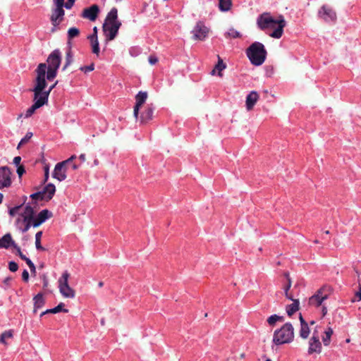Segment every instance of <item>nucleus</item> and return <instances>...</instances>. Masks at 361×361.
<instances>
[{
    "label": "nucleus",
    "instance_id": "f257e3e1",
    "mask_svg": "<svg viewBox=\"0 0 361 361\" xmlns=\"http://www.w3.org/2000/svg\"><path fill=\"white\" fill-rule=\"evenodd\" d=\"M257 24L262 30H274L269 34V36L273 38L279 39L283 33V28L286 23L283 16H279L277 18H274L270 13H264L257 18Z\"/></svg>",
    "mask_w": 361,
    "mask_h": 361
},
{
    "label": "nucleus",
    "instance_id": "f03ea898",
    "mask_svg": "<svg viewBox=\"0 0 361 361\" xmlns=\"http://www.w3.org/2000/svg\"><path fill=\"white\" fill-rule=\"evenodd\" d=\"M121 26V23L118 20V10L113 8L107 14L102 27L106 39L113 40L116 37Z\"/></svg>",
    "mask_w": 361,
    "mask_h": 361
},
{
    "label": "nucleus",
    "instance_id": "7ed1b4c3",
    "mask_svg": "<svg viewBox=\"0 0 361 361\" xmlns=\"http://www.w3.org/2000/svg\"><path fill=\"white\" fill-rule=\"evenodd\" d=\"M36 210V204H35V206L27 204L25 207L23 212L20 214V217L17 219V226L23 233L27 232L30 227L32 226V222L35 220Z\"/></svg>",
    "mask_w": 361,
    "mask_h": 361
},
{
    "label": "nucleus",
    "instance_id": "20e7f679",
    "mask_svg": "<svg viewBox=\"0 0 361 361\" xmlns=\"http://www.w3.org/2000/svg\"><path fill=\"white\" fill-rule=\"evenodd\" d=\"M246 54L252 64L255 66L262 65L267 56V51L264 46L258 42L252 43L247 48Z\"/></svg>",
    "mask_w": 361,
    "mask_h": 361
},
{
    "label": "nucleus",
    "instance_id": "39448f33",
    "mask_svg": "<svg viewBox=\"0 0 361 361\" xmlns=\"http://www.w3.org/2000/svg\"><path fill=\"white\" fill-rule=\"evenodd\" d=\"M293 338V326L290 323H286L281 327V329L274 331L273 336V342L277 345H283L292 342Z\"/></svg>",
    "mask_w": 361,
    "mask_h": 361
},
{
    "label": "nucleus",
    "instance_id": "423d86ee",
    "mask_svg": "<svg viewBox=\"0 0 361 361\" xmlns=\"http://www.w3.org/2000/svg\"><path fill=\"white\" fill-rule=\"evenodd\" d=\"M61 52L59 49H54L47 59V69L46 71L47 80H52L57 75V71L61 62Z\"/></svg>",
    "mask_w": 361,
    "mask_h": 361
},
{
    "label": "nucleus",
    "instance_id": "0eeeda50",
    "mask_svg": "<svg viewBox=\"0 0 361 361\" xmlns=\"http://www.w3.org/2000/svg\"><path fill=\"white\" fill-rule=\"evenodd\" d=\"M47 69V67L45 63H39L37 66V67L35 70L36 77H35V79L34 81V82H35L34 87H37L38 83L39 82V84L42 85V90H41V92L39 94H41L42 95L43 94H47V99H48L51 91L56 87V85L58 83V81H56L54 85L50 86L48 90H46L47 86V75H46Z\"/></svg>",
    "mask_w": 361,
    "mask_h": 361
},
{
    "label": "nucleus",
    "instance_id": "6e6552de",
    "mask_svg": "<svg viewBox=\"0 0 361 361\" xmlns=\"http://www.w3.org/2000/svg\"><path fill=\"white\" fill-rule=\"evenodd\" d=\"M42 90V85L38 83L37 87H33L31 91L34 93L33 101L34 104L27 109L25 114L24 115L25 118L30 117L35 111L44 106L47 103V94H43L42 95L40 93Z\"/></svg>",
    "mask_w": 361,
    "mask_h": 361
},
{
    "label": "nucleus",
    "instance_id": "1a4fd4ad",
    "mask_svg": "<svg viewBox=\"0 0 361 361\" xmlns=\"http://www.w3.org/2000/svg\"><path fill=\"white\" fill-rule=\"evenodd\" d=\"M332 292V288L329 286H323L317 292L310 298V305L319 307L323 305L324 300H327Z\"/></svg>",
    "mask_w": 361,
    "mask_h": 361
},
{
    "label": "nucleus",
    "instance_id": "9d476101",
    "mask_svg": "<svg viewBox=\"0 0 361 361\" xmlns=\"http://www.w3.org/2000/svg\"><path fill=\"white\" fill-rule=\"evenodd\" d=\"M65 0H53L54 7L51 10L50 20L54 26L59 25L63 20L65 15L63 1Z\"/></svg>",
    "mask_w": 361,
    "mask_h": 361
},
{
    "label": "nucleus",
    "instance_id": "9b49d317",
    "mask_svg": "<svg viewBox=\"0 0 361 361\" xmlns=\"http://www.w3.org/2000/svg\"><path fill=\"white\" fill-rule=\"evenodd\" d=\"M70 274L67 271L62 274L59 279V288L61 294L66 298H73L75 295V290L69 286L68 279Z\"/></svg>",
    "mask_w": 361,
    "mask_h": 361
},
{
    "label": "nucleus",
    "instance_id": "f8f14e48",
    "mask_svg": "<svg viewBox=\"0 0 361 361\" xmlns=\"http://www.w3.org/2000/svg\"><path fill=\"white\" fill-rule=\"evenodd\" d=\"M318 17L328 23H334L337 20L336 11L329 5H323L318 11Z\"/></svg>",
    "mask_w": 361,
    "mask_h": 361
},
{
    "label": "nucleus",
    "instance_id": "ddd939ff",
    "mask_svg": "<svg viewBox=\"0 0 361 361\" xmlns=\"http://www.w3.org/2000/svg\"><path fill=\"white\" fill-rule=\"evenodd\" d=\"M209 31V28L205 25L204 22L198 21L192 30L193 39L203 41L207 37Z\"/></svg>",
    "mask_w": 361,
    "mask_h": 361
},
{
    "label": "nucleus",
    "instance_id": "4468645a",
    "mask_svg": "<svg viewBox=\"0 0 361 361\" xmlns=\"http://www.w3.org/2000/svg\"><path fill=\"white\" fill-rule=\"evenodd\" d=\"M11 171L8 166L0 167V190L8 188L11 185Z\"/></svg>",
    "mask_w": 361,
    "mask_h": 361
},
{
    "label": "nucleus",
    "instance_id": "2eb2a0df",
    "mask_svg": "<svg viewBox=\"0 0 361 361\" xmlns=\"http://www.w3.org/2000/svg\"><path fill=\"white\" fill-rule=\"evenodd\" d=\"M322 344L319 341V335L316 331H314L309 341L308 353H320L322 352Z\"/></svg>",
    "mask_w": 361,
    "mask_h": 361
},
{
    "label": "nucleus",
    "instance_id": "dca6fc26",
    "mask_svg": "<svg viewBox=\"0 0 361 361\" xmlns=\"http://www.w3.org/2000/svg\"><path fill=\"white\" fill-rule=\"evenodd\" d=\"M147 98V92L140 91L135 96V105L133 109V114L135 118L138 117L140 108L144 104Z\"/></svg>",
    "mask_w": 361,
    "mask_h": 361
},
{
    "label": "nucleus",
    "instance_id": "f3484780",
    "mask_svg": "<svg viewBox=\"0 0 361 361\" xmlns=\"http://www.w3.org/2000/svg\"><path fill=\"white\" fill-rule=\"evenodd\" d=\"M52 176L59 181L64 180L66 178V166L61 162L56 164L54 167Z\"/></svg>",
    "mask_w": 361,
    "mask_h": 361
},
{
    "label": "nucleus",
    "instance_id": "a211bd4d",
    "mask_svg": "<svg viewBox=\"0 0 361 361\" xmlns=\"http://www.w3.org/2000/svg\"><path fill=\"white\" fill-rule=\"evenodd\" d=\"M99 9L97 5L94 4L89 8H86L82 13V17L91 21H94L98 16Z\"/></svg>",
    "mask_w": 361,
    "mask_h": 361
},
{
    "label": "nucleus",
    "instance_id": "6ab92c4d",
    "mask_svg": "<svg viewBox=\"0 0 361 361\" xmlns=\"http://www.w3.org/2000/svg\"><path fill=\"white\" fill-rule=\"evenodd\" d=\"M52 214L48 209L42 210L37 216L35 217V220L32 222L33 227H38L47 219L51 218Z\"/></svg>",
    "mask_w": 361,
    "mask_h": 361
},
{
    "label": "nucleus",
    "instance_id": "aec40b11",
    "mask_svg": "<svg viewBox=\"0 0 361 361\" xmlns=\"http://www.w3.org/2000/svg\"><path fill=\"white\" fill-rule=\"evenodd\" d=\"M259 94L255 91H252L247 94L245 101V106L247 111H250L253 109L254 106L259 99Z\"/></svg>",
    "mask_w": 361,
    "mask_h": 361
},
{
    "label": "nucleus",
    "instance_id": "412c9836",
    "mask_svg": "<svg viewBox=\"0 0 361 361\" xmlns=\"http://www.w3.org/2000/svg\"><path fill=\"white\" fill-rule=\"evenodd\" d=\"M55 185L52 183H49L44 188L42 191H41V193L42 194V195H44L45 200L48 201L53 197L54 195L55 194Z\"/></svg>",
    "mask_w": 361,
    "mask_h": 361
},
{
    "label": "nucleus",
    "instance_id": "4be33fe9",
    "mask_svg": "<svg viewBox=\"0 0 361 361\" xmlns=\"http://www.w3.org/2000/svg\"><path fill=\"white\" fill-rule=\"evenodd\" d=\"M14 245H16L15 242L13 240L11 235L10 233H6L2 238H0V247L8 249L10 247H13Z\"/></svg>",
    "mask_w": 361,
    "mask_h": 361
},
{
    "label": "nucleus",
    "instance_id": "5701e85b",
    "mask_svg": "<svg viewBox=\"0 0 361 361\" xmlns=\"http://www.w3.org/2000/svg\"><path fill=\"white\" fill-rule=\"evenodd\" d=\"M33 300H34L33 312L35 313H36L39 309H40L43 307V305L45 303V300L44 299L42 294H41V293H38L37 295H35L33 298Z\"/></svg>",
    "mask_w": 361,
    "mask_h": 361
},
{
    "label": "nucleus",
    "instance_id": "b1692460",
    "mask_svg": "<svg viewBox=\"0 0 361 361\" xmlns=\"http://www.w3.org/2000/svg\"><path fill=\"white\" fill-rule=\"evenodd\" d=\"M218 59H219L218 63L215 66L214 68L212 71L211 75H214L216 74V72L217 71L218 75L219 77H222L223 76L222 71L226 68V66L224 63L223 60L219 56H218Z\"/></svg>",
    "mask_w": 361,
    "mask_h": 361
},
{
    "label": "nucleus",
    "instance_id": "393cba45",
    "mask_svg": "<svg viewBox=\"0 0 361 361\" xmlns=\"http://www.w3.org/2000/svg\"><path fill=\"white\" fill-rule=\"evenodd\" d=\"M153 110V108L149 106L146 108L140 116L141 123H147L152 118Z\"/></svg>",
    "mask_w": 361,
    "mask_h": 361
},
{
    "label": "nucleus",
    "instance_id": "a878e982",
    "mask_svg": "<svg viewBox=\"0 0 361 361\" xmlns=\"http://www.w3.org/2000/svg\"><path fill=\"white\" fill-rule=\"evenodd\" d=\"M293 303L286 306V312L288 316L293 315L295 312L299 310V300H291Z\"/></svg>",
    "mask_w": 361,
    "mask_h": 361
},
{
    "label": "nucleus",
    "instance_id": "bb28decb",
    "mask_svg": "<svg viewBox=\"0 0 361 361\" xmlns=\"http://www.w3.org/2000/svg\"><path fill=\"white\" fill-rule=\"evenodd\" d=\"M232 0H219V9L221 12H227L231 9Z\"/></svg>",
    "mask_w": 361,
    "mask_h": 361
},
{
    "label": "nucleus",
    "instance_id": "cd10ccee",
    "mask_svg": "<svg viewBox=\"0 0 361 361\" xmlns=\"http://www.w3.org/2000/svg\"><path fill=\"white\" fill-rule=\"evenodd\" d=\"M334 334V331L331 327H328L325 331L324 335L322 336V342L325 346H328L331 343V338Z\"/></svg>",
    "mask_w": 361,
    "mask_h": 361
},
{
    "label": "nucleus",
    "instance_id": "c85d7f7f",
    "mask_svg": "<svg viewBox=\"0 0 361 361\" xmlns=\"http://www.w3.org/2000/svg\"><path fill=\"white\" fill-rule=\"evenodd\" d=\"M88 38L91 42L92 52L97 56H99L100 50L97 36L89 37Z\"/></svg>",
    "mask_w": 361,
    "mask_h": 361
},
{
    "label": "nucleus",
    "instance_id": "c756f323",
    "mask_svg": "<svg viewBox=\"0 0 361 361\" xmlns=\"http://www.w3.org/2000/svg\"><path fill=\"white\" fill-rule=\"evenodd\" d=\"M285 276L287 279V284L283 287L284 293L286 297L289 300H293V295L288 293L290 288L291 287V280L288 273L285 274Z\"/></svg>",
    "mask_w": 361,
    "mask_h": 361
},
{
    "label": "nucleus",
    "instance_id": "7c9ffc66",
    "mask_svg": "<svg viewBox=\"0 0 361 361\" xmlns=\"http://www.w3.org/2000/svg\"><path fill=\"white\" fill-rule=\"evenodd\" d=\"M284 320V318L282 316H279L277 314H273L271 316H270L268 319H267V323L273 326L276 324V323L277 322H283Z\"/></svg>",
    "mask_w": 361,
    "mask_h": 361
},
{
    "label": "nucleus",
    "instance_id": "2f4dec72",
    "mask_svg": "<svg viewBox=\"0 0 361 361\" xmlns=\"http://www.w3.org/2000/svg\"><path fill=\"white\" fill-rule=\"evenodd\" d=\"M42 236V231H38L35 234V246L37 250L44 251L45 250L44 247L41 245V238Z\"/></svg>",
    "mask_w": 361,
    "mask_h": 361
},
{
    "label": "nucleus",
    "instance_id": "473e14b6",
    "mask_svg": "<svg viewBox=\"0 0 361 361\" xmlns=\"http://www.w3.org/2000/svg\"><path fill=\"white\" fill-rule=\"evenodd\" d=\"M79 34H80V30L78 28L75 27L69 28L68 30V41H70L71 39H72L74 37H78L79 35Z\"/></svg>",
    "mask_w": 361,
    "mask_h": 361
},
{
    "label": "nucleus",
    "instance_id": "72a5a7b5",
    "mask_svg": "<svg viewBox=\"0 0 361 361\" xmlns=\"http://www.w3.org/2000/svg\"><path fill=\"white\" fill-rule=\"evenodd\" d=\"M309 334L310 328L308 326V324H302V326H300V336L305 339L309 336Z\"/></svg>",
    "mask_w": 361,
    "mask_h": 361
},
{
    "label": "nucleus",
    "instance_id": "f704fd0d",
    "mask_svg": "<svg viewBox=\"0 0 361 361\" xmlns=\"http://www.w3.org/2000/svg\"><path fill=\"white\" fill-rule=\"evenodd\" d=\"M73 62V54L71 50L69 49L66 54V62L63 67V71H65Z\"/></svg>",
    "mask_w": 361,
    "mask_h": 361
},
{
    "label": "nucleus",
    "instance_id": "c9c22d12",
    "mask_svg": "<svg viewBox=\"0 0 361 361\" xmlns=\"http://www.w3.org/2000/svg\"><path fill=\"white\" fill-rule=\"evenodd\" d=\"M64 304L63 302L59 303L56 307L52 309H49L51 313L56 314L60 312L67 313L68 312V309L63 308Z\"/></svg>",
    "mask_w": 361,
    "mask_h": 361
},
{
    "label": "nucleus",
    "instance_id": "e433bc0d",
    "mask_svg": "<svg viewBox=\"0 0 361 361\" xmlns=\"http://www.w3.org/2000/svg\"><path fill=\"white\" fill-rule=\"evenodd\" d=\"M13 336V331L11 330L6 331L1 334L0 336V343L6 344V339L11 338Z\"/></svg>",
    "mask_w": 361,
    "mask_h": 361
},
{
    "label": "nucleus",
    "instance_id": "4c0bfd02",
    "mask_svg": "<svg viewBox=\"0 0 361 361\" xmlns=\"http://www.w3.org/2000/svg\"><path fill=\"white\" fill-rule=\"evenodd\" d=\"M32 133H27L25 136L21 139L20 142L18 144V148H19L21 145L25 144L29 141V140L32 137Z\"/></svg>",
    "mask_w": 361,
    "mask_h": 361
},
{
    "label": "nucleus",
    "instance_id": "58836bf2",
    "mask_svg": "<svg viewBox=\"0 0 361 361\" xmlns=\"http://www.w3.org/2000/svg\"><path fill=\"white\" fill-rule=\"evenodd\" d=\"M226 35L231 38H237L240 36L239 32H238L237 30H235L234 29H230L228 30V32L226 33Z\"/></svg>",
    "mask_w": 361,
    "mask_h": 361
},
{
    "label": "nucleus",
    "instance_id": "ea45409f",
    "mask_svg": "<svg viewBox=\"0 0 361 361\" xmlns=\"http://www.w3.org/2000/svg\"><path fill=\"white\" fill-rule=\"evenodd\" d=\"M361 300V286H359V290L355 294L353 298L351 299L352 302H355Z\"/></svg>",
    "mask_w": 361,
    "mask_h": 361
},
{
    "label": "nucleus",
    "instance_id": "a19ab883",
    "mask_svg": "<svg viewBox=\"0 0 361 361\" xmlns=\"http://www.w3.org/2000/svg\"><path fill=\"white\" fill-rule=\"evenodd\" d=\"M94 69V63H91L90 65L86 66H81L80 68V70L83 71L84 73L92 71Z\"/></svg>",
    "mask_w": 361,
    "mask_h": 361
},
{
    "label": "nucleus",
    "instance_id": "79ce46f5",
    "mask_svg": "<svg viewBox=\"0 0 361 361\" xmlns=\"http://www.w3.org/2000/svg\"><path fill=\"white\" fill-rule=\"evenodd\" d=\"M22 207L21 205L20 206H16V207H14L13 208H11L8 211V213H9V215L11 216H14L19 211V209Z\"/></svg>",
    "mask_w": 361,
    "mask_h": 361
},
{
    "label": "nucleus",
    "instance_id": "37998d69",
    "mask_svg": "<svg viewBox=\"0 0 361 361\" xmlns=\"http://www.w3.org/2000/svg\"><path fill=\"white\" fill-rule=\"evenodd\" d=\"M30 197L32 200H45L44 195L41 193V191L32 194Z\"/></svg>",
    "mask_w": 361,
    "mask_h": 361
},
{
    "label": "nucleus",
    "instance_id": "c03bdc74",
    "mask_svg": "<svg viewBox=\"0 0 361 361\" xmlns=\"http://www.w3.org/2000/svg\"><path fill=\"white\" fill-rule=\"evenodd\" d=\"M8 269L11 271L15 272L18 270V265L15 262L11 261L8 263Z\"/></svg>",
    "mask_w": 361,
    "mask_h": 361
},
{
    "label": "nucleus",
    "instance_id": "a18cd8bd",
    "mask_svg": "<svg viewBox=\"0 0 361 361\" xmlns=\"http://www.w3.org/2000/svg\"><path fill=\"white\" fill-rule=\"evenodd\" d=\"M14 248L17 251V254L18 255L23 259L25 261V259L27 258V257L23 254V252H21L20 250V248L17 245H14Z\"/></svg>",
    "mask_w": 361,
    "mask_h": 361
},
{
    "label": "nucleus",
    "instance_id": "49530a36",
    "mask_svg": "<svg viewBox=\"0 0 361 361\" xmlns=\"http://www.w3.org/2000/svg\"><path fill=\"white\" fill-rule=\"evenodd\" d=\"M19 178H20L23 173L25 172V168L23 165L17 166V171H16Z\"/></svg>",
    "mask_w": 361,
    "mask_h": 361
},
{
    "label": "nucleus",
    "instance_id": "de8ad7c7",
    "mask_svg": "<svg viewBox=\"0 0 361 361\" xmlns=\"http://www.w3.org/2000/svg\"><path fill=\"white\" fill-rule=\"evenodd\" d=\"M148 61L151 65H154L157 63L158 59L157 56L151 55L149 56Z\"/></svg>",
    "mask_w": 361,
    "mask_h": 361
},
{
    "label": "nucleus",
    "instance_id": "09e8293b",
    "mask_svg": "<svg viewBox=\"0 0 361 361\" xmlns=\"http://www.w3.org/2000/svg\"><path fill=\"white\" fill-rule=\"evenodd\" d=\"M12 279H13L11 276L6 277L3 283L8 288L11 286V282L12 281Z\"/></svg>",
    "mask_w": 361,
    "mask_h": 361
},
{
    "label": "nucleus",
    "instance_id": "8fccbe9b",
    "mask_svg": "<svg viewBox=\"0 0 361 361\" xmlns=\"http://www.w3.org/2000/svg\"><path fill=\"white\" fill-rule=\"evenodd\" d=\"M22 279L24 281L27 282L29 279V274L27 270H24L22 273Z\"/></svg>",
    "mask_w": 361,
    "mask_h": 361
},
{
    "label": "nucleus",
    "instance_id": "3c124183",
    "mask_svg": "<svg viewBox=\"0 0 361 361\" xmlns=\"http://www.w3.org/2000/svg\"><path fill=\"white\" fill-rule=\"evenodd\" d=\"M49 176V169L48 166H46L44 168V182H47L48 180Z\"/></svg>",
    "mask_w": 361,
    "mask_h": 361
},
{
    "label": "nucleus",
    "instance_id": "603ef678",
    "mask_svg": "<svg viewBox=\"0 0 361 361\" xmlns=\"http://www.w3.org/2000/svg\"><path fill=\"white\" fill-rule=\"evenodd\" d=\"M13 164L16 166H21L20 164V161H21V157H15L14 159H13Z\"/></svg>",
    "mask_w": 361,
    "mask_h": 361
},
{
    "label": "nucleus",
    "instance_id": "864d4df0",
    "mask_svg": "<svg viewBox=\"0 0 361 361\" xmlns=\"http://www.w3.org/2000/svg\"><path fill=\"white\" fill-rule=\"evenodd\" d=\"M76 158V156L75 155H72L70 158H68V159L65 160V161H61V163H63L65 166L71 162L73 159H75Z\"/></svg>",
    "mask_w": 361,
    "mask_h": 361
},
{
    "label": "nucleus",
    "instance_id": "5fc2aeb1",
    "mask_svg": "<svg viewBox=\"0 0 361 361\" xmlns=\"http://www.w3.org/2000/svg\"><path fill=\"white\" fill-rule=\"evenodd\" d=\"M73 4H74L69 1L68 0L66 3L63 1V7H65L66 9H71L73 7Z\"/></svg>",
    "mask_w": 361,
    "mask_h": 361
},
{
    "label": "nucleus",
    "instance_id": "6e6d98bb",
    "mask_svg": "<svg viewBox=\"0 0 361 361\" xmlns=\"http://www.w3.org/2000/svg\"><path fill=\"white\" fill-rule=\"evenodd\" d=\"M322 314L323 317L327 314V307L324 305H322Z\"/></svg>",
    "mask_w": 361,
    "mask_h": 361
},
{
    "label": "nucleus",
    "instance_id": "4d7b16f0",
    "mask_svg": "<svg viewBox=\"0 0 361 361\" xmlns=\"http://www.w3.org/2000/svg\"><path fill=\"white\" fill-rule=\"evenodd\" d=\"M25 262H26L29 268L32 267V266L35 265L33 262L27 257L25 259Z\"/></svg>",
    "mask_w": 361,
    "mask_h": 361
},
{
    "label": "nucleus",
    "instance_id": "13d9d810",
    "mask_svg": "<svg viewBox=\"0 0 361 361\" xmlns=\"http://www.w3.org/2000/svg\"><path fill=\"white\" fill-rule=\"evenodd\" d=\"M300 321L301 326H302V324H307V323L304 320L301 314L300 315Z\"/></svg>",
    "mask_w": 361,
    "mask_h": 361
},
{
    "label": "nucleus",
    "instance_id": "bf43d9fd",
    "mask_svg": "<svg viewBox=\"0 0 361 361\" xmlns=\"http://www.w3.org/2000/svg\"><path fill=\"white\" fill-rule=\"evenodd\" d=\"M300 321L301 326H302V324H307V323L304 320L301 314L300 315Z\"/></svg>",
    "mask_w": 361,
    "mask_h": 361
},
{
    "label": "nucleus",
    "instance_id": "052dcab7",
    "mask_svg": "<svg viewBox=\"0 0 361 361\" xmlns=\"http://www.w3.org/2000/svg\"><path fill=\"white\" fill-rule=\"evenodd\" d=\"M94 36H97V27H94L93 28V34L90 37H94Z\"/></svg>",
    "mask_w": 361,
    "mask_h": 361
},
{
    "label": "nucleus",
    "instance_id": "680f3d73",
    "mask_svg": "<svg viewBox=\"0 0 361 361\" xmlns=\"http://www.w3.org/2000/svg\"><path fill=\"white\" fill-rule=\"evenodd\" d=\"M79 159L82 161H85V154H80V157H79Z\"/></svg>",
    "mask_w": 361,
    "mask_h": 361
},
{
    "label": "nucleus",
    "instance_id": "e2e57ef3",
    "mask_svg": "<svg viewBox=\"0 0 361 361\" xmlns=\"http://www.w3.org/2000/svg\"><path fill=\"white\" fill-rule=\"evenodd\" d=\"M30 269L32 273L35 274L36 272V268L35 265H33L32 267H30Z\"/></svg>",
    "mask_w": 361,
    "mask_h": 361
},
{
    "label": "nucleus",
    "instance_id": "0e129e2a",
    "mask_svg": "<svg viewBox=\"0 0 361 361\" xmlns=\"http://www.w3.org/2000/svg\"><path fill=\"white\" fill-rule=\"evenodd\" d=\"M3 197H4L3 195L0 192V203L2 202Z\"/></svg>",
    "mask_w": 361,
    "mask_h": 361
},
{
    "label": "nucleus",
    "instance_id": "69168bd1",
    "mask_svg": "<svg viewBox=\"0 0 361 361\" xmlns=\"http://www.w3.org/2000/svg\"><path fill=\"white\" fill-rule=\"evenodd\" d=\"M73 169L74 170L77 169H78V166H77L76 164H73Z\"/></svg>",
    "mask_w": 361,
    "mask_h": 361
},
{
    "label": "nucleus",
    "instance_id": "338daca9",
    "mask_svg": "<svg viewBox=\"0 0 361 361\" xmlns=\"http://www.w3.org/2000/svg\"><path fill=\"white\" fill-rule=\"evenodd\" d=\"M99 287H102L103 286V282H99Z\"/></svg>",
    "mask_w": 361,
    "mask_h": 361
},
{
    "label": "nucleus",
    "instance_id": "774afa93",
    "mask_svg": "<svg viewBox=\"0 0 361 361\" xmlns=\"http://www.w3.org/2000/svg\"><path fill=\"white\" fill-rule=\"evenodd\" d=\"M46 314V312L45 311L44 312H42L40 314V317H42L43 315Z\"/></svg>",
    "mask_w": 361,
    "mask_h": 361
}]
</instances>
